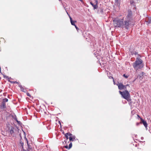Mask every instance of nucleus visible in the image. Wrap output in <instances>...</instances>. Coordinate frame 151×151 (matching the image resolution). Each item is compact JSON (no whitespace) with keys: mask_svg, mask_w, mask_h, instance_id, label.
<instances>
[{"mask_svg":"<svg viewBox=\"0 0 151 151\" xmlns=\"http://www.w3.org/2000/svg\"><path fill=\"white\" fill-rule=\"evenodd\" d=\"M70 137H69V140L70 141H73L75 139V137L73 135L69 132V136Z\"/></svg>","mask_w":151,"mask_h":151,"instance_id":"obj_9","label":"nucleus"},{"mask_svg":"<svg viewBox=\"0 0 151 151\" xmlns=\"http://www.w3.org/2000/svg\"><path fill=\"white\" fill-rule=\"evenodd\" d=\"M18 124H21V122L20 121H19L18 122H17Z\"/></svg>","mask_w":151,"mask_h":151,"instance_id":"obj_30","label":"nucleus"},{"mask_svg":"<svg viewBox=\"0 0 151 151\" xmlns=\"http://www.w3.org/2000/svg\"><path fill=\"white\" fill-rule=\"evenodd\" d=\"M131 54L132 55L134 54L136 55L138 54V52L136 51H133L132 52Z\"/></svg>","mask_w":151,"mask_h":151,"instance_id":"obj_18","label":"nucleus"},{"mask_svg":"<svg viewBox=\"0 0 151 151\" xmlns=\"http://www.w3.org/2000/svg\"><path fill=\"white\" fill-rule=\"evenodd\" d=\"M20 144H21V145L22 146V148H23V146L24 145V143L23 142H22L21 141L20 142Z\"/></svg>","mask_w":151,"mask_h":151,"instance_id":"obj_20","label":"nucleus"},{"mask_svg":"<svg viewBox=\"0 0 151 151\" xmlns=\"http://www.w3.org/2000/svg\"><path fill=\"white\" fill-rule=\"evenodd\" d=\"M140 123H142L143 124L144 126L145 127L146 129L147 128V123L146 121L142 119L141 118H140Z\"/></svg>","mask_w":151,"mask_h":151,"instance_id":"obj_8","label":"nucleus"},{"mask_svg":"<svg viewBox=\"0 0 151 151\" xmlns=\"http://www.w3.org/2000/svg\"><path fill=\"white\" fill-rule=\"evenodd\" d=\"M101 12L102 13H103V9H101Z\"/></svg>","mask_w":151,"mask_h":151,"instance_id":"obj_32","label":"nucleus"},{"mask_svg":"<svg viewBox=\"0 0 151 151\" xmlns=\"http://www.w3.org/2000/svg\"><path fill=\"white\" fill-rule=\"evenodd\" d=\"M94 54L95 55V56L97 57L98 55V53H97L96 54H95V52H94Z\"/></svg>","mask_w":151,"mask_h":151,"instance_id":"obj_25","label":"nucleus"},{"mask_svg":"<svg viewBox=\"0 0 151 151\" xmlns=\"http://www.w3.org/2000/svg\"><path fill=\"white\" fill-rule=\"evenodd\" d=\"M69 132H68L66 133L65 134V136L66 138V140H68V139L69 138L68 136H69Z\"/></svg>","mask_w":151,"mask_h":151,"instance_id":"obj_16","label":"nucleus"},{"mask_svg":"<svg viewBox=\"0 0 151 151\" xmlns=\"http://www.w3.org/2000/svg\"><path fill=\"white\" fill-rule=\"evenodd\" d=\"M75 28H76V30H77V31H78V30H79V29L78 28V27L76 25L75 26Z\"/></svg>","mask_w":151,"mask_h":151,"instance_id":"obj_22","label":"nucleus"},{"mask_svg":"<svg viewBox=\"0 0 151 151\" xmlns=\"http://www.w3.org/2000/svg\"><path fill=\"white\" fill-rule=\"evenodd\" d=\"M8 101V99H7L5 98L3 99L2 101V102L6 103V102H7Z\"/></svg>","mask_w":151,"mask_h":151,"instance_id":"obj_17","label":"nucleus"},{"mask_svg":"<svg viewBox=\"0 0 151 151\" xmlns=\"http://www.w3.org/2000/svg\"><path fill=\"white\" fill-rule=\"evenodd\" d=\"M64 147L66 149H68V147L67 145L65 146Z\"/></svg>","mask_w":151,"mask_h":151,"instance_id":"obj_27","label":"nucleus"},{"mask_svg":"<svg viewBox=\"0 0 151 151\" xmlns=\"http://www.w3.org/2000/svg\"><path fill=\"white\" fill-rule=\"evenodd\" d=\"M25 139H26V140L27 141V142L28 141H27V138H26V137H25Z\"/></svg>","mask_w":151,"mask_h":151,"instance_id":"obj_34","label":"nucleus"},{"mask_svg":"<svg viewBox=\"0 0 151 151\" xmlns=\"http://www.w3.org/2000/svg\"><path fill=\"white\" fill-rule=\"evenodd\" d=\"M134 21L132 20L131 19H125V21H123L122 28H125L126 29H128L129 25H134Z\"/></svg>","mask_w":151,"mask_h":151,"instance_id":"obj_2","label":"nucleus"},{"mask_svg":"<svg viewBox=\"0 0 151 151\" xmlns=\"http://www.w3.org/2000/svg\"><path fill=\"white\" fill-rule=\"evenodd\" d=\"M67 140H66V139H65V140H64V142H65V143H66V142H67Z\"/></svg>","mask_w":151,"mask_h":151,"instance_id":"obj_31","label":"nucleus"},{"mask_svg":"<svg viewBox=\"0 0 151 151\" xmlns=\"http://www.w3.org/2000/svg\"><path fill=\"white\" fill-rule=\"evenodd\" d=\"M95 2L96 3V4H94L92 2H90V4L93 7V9H97L98 7V6H97V4L98 3V1L97 0H96Z\"/></svg>","mask_w":151,"mask_h":151,"instance_id":"obj_7","label":"nucleus"},{"mask_svg":"<svg viewBox=\"0 0 151 151\" xmlns=\"http://www.w3.org/2000/svg\"><path fill=\"white\" fill-rule=\"evenodd\" d=\"M123 76L126 78H127L128 77V76L126 75L125 74H124Z\"/></svg>","mask_w":151,"mask_h":151,"instance_id":"obj_21","label":"nucleus"},{"mask_svg":"<svg viewBox=\"0 0 151 151\" xmlns=\"http://www.w3.org/2000/svg\"><path fill=\"white\" fill-rule=\"evenodd\" d=\"M4 78H9V77L6 76H4Z\"/></svg>","mask_w":151,"mask_h":151,"instance_id":"obj_24","label":"nucleus"},{"mask_svg":"<svg viewBox=\"0 0 151 151\" xmlns=\"http://www.w3.org/2000/svg\"><path fill=\"white\" fill-rule=\"evenodd\" d=\"M15 120L16 121V120H17V118H15Z\"/></svg>","mask_w":151,"mask_h":151,"instance_id":"obj_36","label":"nucleus"},{"mask_svg":"<svg viewBox=\"0 0 151 151\" xmlns=\"http://www.w3.org/2000/svg\"><path fill=\"white\" fill-rule=\"evenodd\" d=\"M123 89H124L125 90H127L126 88V86H125V87H124V88Z\"/></svg>","mask_w":151,"mask_h":151,"instance_id":"obj_28","label":"nucleus"},{"mask_svg":"<svg viewBox=\"0 0 151 151\" xmlns=\"http://www.w3.org/2000/svg\"><path fill=\"white\" fill-rule=\"evenodd\" d=\"M72 147V143H70L69 145L68 149H70V148H71Z\"/></svg>","mask_w":151,"mask_h":151,"instance_id":"obj_19","label":"nucleus"},{"mask_svg":"<svg viewBox=\"0 0 151 151\" xmlns=\"http://www.w3.org/2000/svg\"><path fill=\"white\" fill-rule=\"evenodd\" d=\"M132 66L134 69L137 70L141 69L144 67L143 60L138 57L136 58L135 61L133 63Z\"/></svg>","mask_w":151,"mask_h":151,"instance_id":"obj_1","label":"nucleus"},{"mask_svg":"<svg viewBox=\"0 0 151 151\" xmlns=\"http://www.w3.org/2000/svg\"><path fill=\"white\" fill-rule=\"evenodd\" d=\"M141 139H142H142H143L144 138H143V137H141Z\"/></svg>","mask_w":151,"mask_h":151,"instance_id":"obj_33","label":"nucleus"},{"mask_svg":"<svg viewBox=\"0 0 151 151\" xmlns=\"http://www.w3.org/2000/svg\"><path fill=\"white\" fill-rule=\"evenodd\" d=\"M0 107L1 109H3L6 108V103L2 102L1 105L0 106Z\"/></svg>","mask_w":151,"mask_h":151,"instance_id":"obj_13","label":"nucleus"},{"mask_svg":"<svg viewBox=\"0 0 151 151\" xmlns=\"http://www.w3.org/2000/svg\"><path fill=\"white\" fill-rule=\"evenodd\" d=\"M146 22L148 24H150L151 23V17H148L146 19Z\"/></svg>","mask_w":151,"mask_h":151,"instance_id":"obj_14","label":"nucleus"},{"mask_svg":"<svg viewBox=\"0 0 151 151\" xmlns=\"http://www.w3.org/2000/svg\"><path fill=\"white\" fill-rule=\"evenodd\" d=\"M117 85L118 86L119 89L122 90L123 89L124 87H125V85H123L121 83H119L117 84Z\"/></svg>","mask_w":151,"mask_h":151,"instance_id":"obj_6","label":"nucleus"},{"mask_svg":"<svg viewBox=\"0 0 151 151\" xmlns=\"http://www.w3.org/2000/svg\"><path fill=\"white\" fill-rule=\"evenodd\" d=\"M19 87L20 88L21 90V91L23 92H25V89L23 87L20 85H19Z\"/></svg>","mask_w":151,"mask_h":151,"instance_id":"obj_15","label":"nucleus"},{"mask_svg":"<svg viewBox=\"0 0 151 151\" xmlns=\"http://www.w3.org/2000/svg\"><path fill=\"white\" fill-rule=\"evenodd\" d=\"M129 85L128 84L127 85H125V86H126V87H127V86H128Z\"/></svg>","mask_w":151,"mask_h":151,"instance_id":"obj_37","label":"nucleus"},{"mask_svg":"<svg viewBox=\"0 0 151 151\" xmlns=\"http://www.w3.org/2000/svg\"><path fill=\"white\" fill-rule=\"evenodd\" d=\"M124 20V19H120L118 18H114L113 20L114 26L116 27L122 28L123 21Z\"/></svg>","mask_w":151,"mask_h":151,"instance_id":"obj_3","label":"nucleus"},{"mask_svg":"<svg viewBox=\"0 0 151 151\" xmlns=\"http://www.w3.org/2000/svg\"><path fill=\"white\" fill-rule=\"evenodd\" d=\"M140 123H141L140 122H137L136 123V125L137 126H138L139 125V124H140Z\"/></svg>","mask_w":151,"mask_h":151,"instance_id":"obj_26","label":"nucleus"},{"mask_svg":"<svg viewBox=\"0 0 151 151\" xmlns=\"http://www.w3.org/2000/svg\"><path fill=\"white\" fill-rule=\"evenodd\" d=\"M27 95L28 96H29V97H30L31 96V95H30V93H27Z\"/></svg>","mask_w":151,"mask_h":151,"instance_id":"obj_23","label":"nucleus"},{"mask_svg":"<svg viewBox=\"0 0 151 151\" xmlns=\"http://www.w3.org/2000/svg\"><path fill=\"white\" fill-rule=\"evenodd\" d=\"M14 127L12 126L10 128H9V131L12 135L14 133Z\"/></svg>","mask_w":151,"mask_h":151,"instance_id":"obj_10","label":"nucleus"},{"mask_svg":"<svg viewBox=\"0 0 151 151\" xmlns=\"http://www.w3.org/2000/svg\"><path fill=\"white\" fill-rule=\"evenodd\" d=\"M126 19H131L132 20L134 21L132 17V12L131 11H129L128 12V14L127 15Z\"/></svg>","mask_w":151,"mask_h":151,"instance_id":"obj_5","label":"nucleus"},{"mask_svg":"<svg viewBox=\"0 0 151 151\" xmlns=\"http://www.w3.org/2000/svg\"><path fill=\"white\" fill-rule=\"evenodd\" d=\"M13 83H18L17 81L13 82Z\"/></svg>","mask_w":151,"mask_h":151,"instance_id":"obj_29","label":"nucleus"},{"mask_svg":"<svg viewBox=\"0 0 151 151\" xmlns=\"http://www.w3.org/2000/svg\"><path fill=\"white\" fill-rule=\"evenodd\" d=\"M67 14H68V16H69V17H70V22H71V24L73 25V26H75L76 25L75 24V22H76V21H73L72 20V18L69 15V14H68V13L67 12Z\"/></svg>","mask_w":151,"mask_h":151,"instance_id":"obj_12","label":"nucleus"},{"mask_svg":"<svg viewBox=\"0 0 151 151\" xmlns=\"http://www.w3.org/2000/svg\"><path fill=\"white\" fill-rule=\"evenodd\" d=\"M119 92L122 97L124 99L127 100V101H129L131 100L130 94L128 91L125 90L123 92L119 91Z\"/></svg>","mask_w":151,"mask_h":151,"instance_id":"obj_4","label":"nucleus"},{"mask_svg":"<svg viewBox=\"0 0 151 151\" xmlns=\"http://www.w3.org/2000/svg\"><path fill=\"white\" fill-rule=\"evenodd\" d=\"M17 122H18L19 121H18L17 120L16 121Z\"/></svg>","mask_w":151,"mask_h":151,"instance_id":"obj_35","label":"nucleus"},{"mask_svg":"<svg viewBox=\"0 0 151 151\" xmlns=\"http://www.w3.org/2000/svg\"><path fill=\"white\" fill-rule=\"evenodd\" d=\"M59 0V1H61V0Z\"/></svg>","mask_w":151,"mask_h":151,"instance_id":"obj_38","label":"nucleus"},{"mask_svg":"<svg viewBox=\"0 0 151 151\" xmlns=\"http://www.w3.org/2000/svg\"><path fill=\"white\" fill-rule=\"evenodd\" d=\"M144 74H145L144 72H142L139 74L138 76V78H139L140 80H142V79L143 78Z\"/></svg>","mask_w":151,"mask_h":151,"instance_id":"obj_11","label":"nucleus"}]
</instances>
